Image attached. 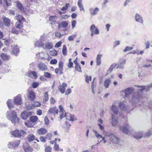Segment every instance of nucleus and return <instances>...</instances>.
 Returning a JSON list of instances; mask_svg holds the SVG:
<instances>
[{"instance_id":"obj_1","label":"nucleus","mask_w":152,"mask_h":152,"mask_svg":"<svg viewBox=\"0 0 152 152\" xmlns=\"http://www.w3.org/2000/svg\"><path fill=\"white\" fill-rule=\"evenodd\" d=\"M7 117L12 123H16L18 122L19 119L17 117L16 113L15 111H8L7 112Z\"/></svg>"},{"instance_id":"obj_2","label":"nucleus","mask_w":152,"mask_h":152,"mask_svg":"<svg viewBox=\"0 0 152 152\" xmlns=\"http://www.w3.org/2000/svg\"><path fill=\"white\" fill-rule=\"evenodd\" d=\"M132 100L140 106L142 105L144 103L142 95L140 93H134L133 95Z\"/></svg>"},{"instance_id":"obj_3","label":"nucleus","mask_w":152,"mask_h":152,"mask_svg":"<svg viewBox=\"0 0 152 152\" xmlns=\"http://www.w3.org/2000/svg\"><path fill=\"white\" fill-rule=\"evenodd\" d=\"M120 130L124 134H129L131 132V128L128 124H126L121 127Z\"/></svg>"},{"instance_id":"obj_4","label":"nucleus","mask_w":152,"mask_h":152,"mask_svg":"<svg viewBox=\"0 0 152 152\" xmlns=\"http://www.w3.org/2000/svg\"><path fill=\"white\" fill-rule=\"evenodd\" d=\"M12 134L16 137L21 136L23 137L26 135V133L23 130H18L16 129L13 131L12 133Z\"/></svg>"},{"instance_id":"obj_5","label":"nucleus","mask_w":152,"mask_h":152,"mask_svg":"<svg viewBox=\"0 0 152 152\" xmlns=\"http://www.w3.org/2000/svg\"><path fill=\"white\" fill-rule=\"evenodd\" d=\"M58 109L56 106L51 107L48 110V115L55 117L56 115L58 114Z\"/></svg>"},{"instance_id":"obj_6","label":"nucleus","mask_w":152,"mask_h":152,"mask_svg":"<svg viewBox=\"0 0 152 152\" xmlns=\"http://www.w3.org/2000/svg\"><path fill=\"white\" fill-rule=\"evenodd\" d=\"M106 136L109 137V138L110 140L114 143L117 144L119 141V138L113 134H107Z\"/></svg>"},{"instance_id":"obj_7","label":"nucleus","mask_w":152,"mask_h":152,"mask_svg":"<svg viewBox=\"0 0 152 152\" xmlns=\"http://www.w3.org/2000/svg\"><path fill=\"white\" fill-rule=\"evenodd\" d=\"M94 133L96 137L98 139V141L100 140V138H102V140L103 141V142L104 143H105L106 142L107 140L105 139V138H106L107 137H108L109 138V137H107L106 136L107 134H105V136L104 137H103L100 134H99L98 132L95 131L94 130Z\"/></svg>"},{"instance_id":"obj_8","label":"nucleus","mask_w":152,"mask_h":152,"mask_svg":"<svg viewBox=\"0 0 152 152\" xmlns=\"http://www.w3.org/2000/svg\"><path fill=\"white\" fill-rule=\"evenodd\" d=\"M63 62L60 61L58 63V68H56L55 70V72L58 74L59 72L60 74L62 75L63 74Z\"/></svg>"},{"instance_id":"obj_9","label":"nucleus","mask_w":152,"mask_h":152,"mask_svg":"<svg viewBox=\"0 0 152 152\" xmlns=\"http://www.w3.org/2000/svg\"><path fill=\"white\" fill-rule=\"evenodd\" d=\"M20 143L19 140H16L12 142H9L8 144V146L10 148H12L14 147L18 146Z\"/></svg>"},{"instance_id":"obj_10","label":"nucleus","mask_w":152,"mask_h":152,"mask_svg":"<svg viewBox=\"0 0 152 152\" xmlns=\"http://www.w3.org/2000/svg\"><path fill=\"white\" fill-rule=\"evenodd\" d=\"M126 62V60H121L119 63L117 64L118 66L116 67V69H124V65L125 64Z\"/></svg>"},{"instance_id":"obj_11","label":"nucleus","mask_w":152,"mask_h":152,"mask_svg":"<svg viewBox=\"0 0 152 152\" xmlns=\"http://www.w3.org/2000/svg\"><path fill=\"white\" fill-rule=\"evenodd\" d=\"M15 3L16 4L17 7L20 10V12L23 13L25 12L23 4L19 1H16Z\"/></svg>"},{"instance_id":"obj_12","label":"nucleus","mask_w":152,"mask_h":152,"mask_svg":"<svg viewBox=\"0 0 152 152\" xmlns=\"http://www.w3.org/2000/svg\"><path fill=\"white\" fill-rule=\"evenodd\" d=\"M135 19L136 21L141 24L143 23V20L142 17L138 13H137L135 14Z\"/></svg>"},{"instance_id":"obj_13","label":"nucleus","mask_w":152,"mask_h":152,"mask_svg":"<svg viewBox=\"0 0 152 152\" xmlns=\"http://www.w3.org/2000/svg\"><path fill=\"white\" fill-rule=\"evenodd\" d=\"M134 88L133 87L128 88L125 90V97L126 95L132 94L134 92Z\"/></svg>"},{"instance_id":"obj_14","label":"nucleus","mask_w":152,"mask_h":152,"mask_svg":"<svg viewBox=\"0 0 152 152\" xmlns=\"http://www.w3.org/2000/svg\"><path fill=\"white\" fill-rule=\"evenodd\" d=\"M66 83H63L61 85H60L58 86V88L62 94H63L65 91V88L67 86Z\"/></svg>"},{"instance_id":"obj_15","label":"nucleus","mask_w":152,"mask_h":152,"mask_svg":"<svg viewBox=\"0 0 152 152\" xmlns=\"http://www.w3.org/2000/svg\"><path fill=\"white\" fill-rule=\"evenodd\" d=\"M99 11V9L97 7L94 8L93 7L90 8L89 9L90 13L92 15H96Z\"/></svg>"},{"instance_id":"obj_16","label":"nucleus","mask_w":152,"mask_h":152,"mask_svg":"<svg viewBox=\"0 0 152 152\" xmlns=\"http://www.w3.org/2000/svg\"><path fill=\"white\" fill-rule=\"evenodd\" d=\"M135 86H136L137 87H140V92H142L143 91L145 90L147 91L149 89L152 87V83L150 85H148L147 86V87L146 86H140L139 85H136Z\"/></svg>"},{"instance_id":"obj_17","label":"nucleus","mask_w":152,"mask_h":152,"mask_svg":"<svg viewBox=\"0 0 152 152\" xmlns=\"http://www.w3.org/2000/svg\"><path fill=\"white\" fill-rule=\"evenodd\" d=\"M53 47V45L52 43L48 42L45 43V44H43V48L44 49H52Z\"/></svg>"},{"instance_id":"obj_18","label":"nucleus","mask_w":152,"mask_h":152,"mask_svg":"<svg viewBox=\"0 0 152 152\" xmlns=\"http://www.w3.org/2000/svg\"><path fill=\"white\" fill-rule=\"evenodd\" d=\"M17 45H14L12 46V53L16 55L19 53V50L18 48Z\"/></svg>"},{"instance_id":"obj_19","label":"nucleus","mask_w":152,"mask_h":152,"mask_svg":"<svg viewBox=\"0 0 152 152\" xmlns=\"http://www.w3.org/2000/svg\"><path fill=\"white\" fill-rule=\"evenodd\" d=\"M20 95H18L15 99L14 102L15 104L20 105L22 104V102L20 97Z\"/></svg>"},{"instance_id":"obj_20","label":"nucleus","mask_w":152,"mask_h":152,"mask_svg":"<svg viewBox=\"0 0 152 152\" xmlns=\"http://www.w3.org/2000/svg\"><path fill=\"white\" fill-rule=\"evenodd\" d=\"M3 23L6 26L9 27L10 26L11 21L9 19L6 17H4L3 18Z\"/></svg>"},{"instance_id":"obj_21","label":"nucleus","mask_w":152,"mask_h":152,"mask_svg":"<svg viewBox=\"0 0 152 152\" xmlns=\"http://www.w3.org/2000/svg\"><path fill=\"white\" fill-rule=\"evenodd\" d=\"M38 67L40 70L45 71L47 69V66L43 63H40L38 65Z\"/></svg>"},{"instance_id":"obj_22","label":"nucleus","mask_w":152,"mask_h":152,"mask_svg":"<svg viewBox=\"0 0 152 152\" xmlns=\"http://www.w3.org/2000/svg\"><path fill=\"white\" fill-rule=\"evenodd\" d=\"M142 136V132H136L134 134V137L137 140L141 139Z\"/></svg>"},{"instance_id":"obj_23","label":"nucleus","mask_w":152,"mask_h":152,"mask_svg":"<svg viewBox=\"0 0 152 152\" xmlns=\"http://www.w3.org/2000/svg\"><path fill=\"white\" fill-rule=\"evenodd\" d=\"M37 133L39 135H44L47 133V131L44 128H42L37 130Z\"/></svg>"},{"instance_id":"obj_24","label":"nucleus","mask_w":152,"mask_h":152,"mask_svg":"<svg viewBox=\"0 0 152 152\" xmlns=\"http://www.w3.org/2000/svg\"><path fill=\"white\" fill-rule=\"evenodd\" d=\"M111 111L115 115H118V108L117 106L113 104L111 107Z\"/></svg>"},{"instance_id":"obj_25","label":"nucleus","mask_w":152,"mask_h":152,"mask_svg":"<svg viewBox=\"0 0 152 152\" xmlns=\"http://www.w3.org/2000/svg\"><path fill=\"white\" fill-rule=\"evenodd\" d=\"M112 125L113 126H115L118 124V121L117 118L115 117L114 115L112 114Z\"/></svg>"},{"instance_id":"obj_26","label":"nucleus","mask_w":152,"mask_h":152,"mask_svg":"<svg viewBox=\"0 0 152 152\" xmlns=\"http://www.w3.org/2000/svg\"><path fill=\"white\" fill-rule=\"evenodd\" d=\"M28 76L32 78H34L36 79L37 77V75L36 72L33 71L29 73Z\"/></svg>"},{"instance_id":"obj_27","label":"nucleus","mask_w":152,"mask_h":152,"mask_svg":"<svg viewBox=\"0 0 152 152\" xmlns=\"http://www.w3.org/2000/svg\"><path fill=\"white\" fill-rule=\"evenodd\" d=\"M117 64L114 63L111 65L110 68L107 71V74H109L111 73L113 69L114 68L116 67V66H117Z\"/></svg>"},{"instance_id":"obj_28","label":"nucleus","mask_w":152,"mask_h":152,"mask_svg":"<svg viewBox=\"0 0 152 152\" xmlns=\"http://www.w3.org/2000/svg\"><path fill=\"white\" fill-rule=\"evenodd\" d=\"M29 96L31 101H33L36 97L35 93L33 91H30L28 92Z\"/></svg>"},{"instance_id":"obj_29","label":"nucleus","mask_w":152,"mask_h":152,"mask_svg":"<svg viewBox=\"0 0 152 152\" xmlns=\"http://www.w3.org/2000/svg\"><path fill=\"white\" fill-rule=\"evenodd\" d=\"M28 116V113L26 111H25L21 113V118L22 119L25 120L27 118Z\"/></svg>"},{"instance_id":"obj_30","label":"nucleus","mask_w":152,"mask_h":152,"mask_svg":"<svg viewBox=\"0 0 152 152\" xmlns=\"http://www.w3.org/2000/svg\"><path fill=\"white\" fill-rule=\"evenodd\" d=\"M34 45L36 47H42L43 48V43L40 41L37 40L35 41Z\"/></svg>"},{"instance_id":"obj_31","label":"nucleus","mask_w":152,"mask_h":152,"mask_svg":"<svg viewBox=\"0 0 152 152\" xmlns=\"http://www.w3.org/2000/svg\"><path fill=\"white\" fill-rule=\"evenodd\" d=\"M83 0H79L77 2V5L80 11H84L83 5L82 4Z\"/></svg>"},{"instance_id":"obj_32","label":"nucleus","mask_w":152,"mask_h":152,"mask_svg":"<svg viewBox=\"0 0 152 152\" xmlns=\"http://www.w3.org/2000/svg\"><path fill=\"white\" fill-rule=\"evenodd\" d=\"M111 80L109 78L106 80L104 82V85L106 88H108L110 85Z\"/></svg>"},{"instance_id":"obj_33","label":"nucleus","mask_w":152,"mask_h":152,"mask_svg":"<svg viewBox=\"0 0 152 152\" xmlns=\"http://www.w3.org/2000/svg\"><path fill=\"white\" fill-rule=\"evenodd\" d=\"M102 55L99 54L97 55L96 58V63L97 66L99 65L101 63V58Z\"/></svg>"},{"instance_id":"obj_34","label":"nucleus","mask_w":152,"mask_h":152,"mask_svg":"<svg viewBox=\"0 0 152 152\" xmlns=\"http://www.w3.org/2000/svg\"><path fill=\"white\" fill-rule=\"evenodd\" d=\"M35 137L33 134H29L28 135L27 139L28 141L31 142L34 140Z\"/></svg>"},{"instance_id":"obj_35","label":"nucleus","mask_w":152,"mask_h":152,"mask_svg":"<svg viewBox=\"0 0 152 152\" xmlns=\"http://www.w3.org/2000/svg\"><path fill=\"white\" fill-rule=\"evenodd\" d=\"M57 18L56 16H51L49 18V21L53 23H55Z\"/></svg>"},{"instance_id":"obj_36","label":"nucleus","mask_w":152,"mask_h":152,"mask_svg":"<svg viewBox=\"0 0 152 152\" xmlns=\"http://www.w3.org/2000/svg\"><path fill=\"white\" fill-rule=\"evenodd\" d=\"M15 19L18 20L17 21L22 22L24 18L22 16L18 14L15 17Z\"/></svg>"},{"instance_id":"obj_37","label":"nucleus","mask_w":152,"mask_h":152,"mask_svg":"<svg viewBox=\"0 0 152 152\" xmlns=\"http://www.w3.org/2000/svg\"><path fill=\"white\" fill-rule=\"evenodd\" d=\"M22 22L17 21L15 24V27L18 28H20L23 26Z\"/></svg>"},{"instance_id":"obj_38","label":"nucleus","mask_w":152,"mask_h":152,"mask_svg":"<svg viewBox=\"0 0 152 152\" xmlns=\"http://www.w3.org/2000/svg\"><path fill=\"white\" fill-rule=\"evenodd\" d=\"M68 23L67 21H63L60 23V27L61 28H65L68 26Z\"/></svg>"},{"instance_id":"obj_39","label":"nucleus","mask_w":152,"mask_h":152,"mask_svg":"<svg viewBox=\"0 0 152 152\" xmlns=\"http://www.w3.org/2000/svg\"><path fill=\"white\" fill-rule=\"evenodd\" d=\"M30 119L31 122L34 123L37 121L38 118L36 116H33L31 117Z\"/></svg>"},{"instance_id":"obj_40","label":"nucleus","mask_w":152,"mask_h":152,"mask_svg":"<svg viewBox=\"0 0 152 152\" xmlns=\"http://www.w3.org/2000/svg\"><path fill=\"white\" fill-rule=\"evenodd\" d=\"M32 105L34 107H38L40 105V104L38 101H34L32 104Z\"/></svg>"},{"instance_id":"obj_41","label":"nucleus","mask_w":152,"mask_h":152,"mask_svg":"<svg viewBox=\"0 0 152 152\" xmlns=\"http://www.w3.org/2000/svg\"><path fill=\"white\" fill-rule=\"evenodd\" d=\"M4 2L5 4L7 6H10L12 4L11 0H4Z\"/></svg>"},{"instance_id":"obj_42","label":"nucleus","mask_w":152,"mask_h":152,"mask_svg":"<svg viewBox=\"0 0 152 152\" xmlns=\"http://www.w3.org/2000/svg\"><path fill=\"white\" fill-rule=\"evenodd\" d=\"M1 58L4 60H7L8 59V57L5 53H2L0 56Z\"/></svg>"},{"instance_id":"obj_43","label":"nucleus","mask_w":152,"mask_h":152,"mask_svg":"<svg viewBox=\"0 0 152 152\" xmlns=\"http://www.w3.org/2000/svg\"><path fill=\"white\" fill-rule=\"evenodd\" d=\"M95 26L93 24L90 27V31H91V35L92 36H93L94 34H95L94 32V29L95 28Z\"/></svg>"},{"instance_id":"obj_44","label":"nucleus","mask_w":152,"mask_h":152,"mask_svg":"<svg viewBox=\"0 0 152 152\" xmlns=\"http://www.w3.org/2000/svg\"><path fill=\"white\" fill-rule=\"evenodd\" d=\"M64 116H65V117H66V119L67 120H69V121H73L75 120H76V119L75 118H74V115H72V117H71L70 119H68V116H66V114H65Z\"/></svg>"},{"instance_id":"obj_45","label":"nucleus","mask_w":152,"mask_h":152,"mask_svg":"<svg viewBox=\"0 0 152 152\" xmlns=\"http://www.w3.org/2000/svg\"><path fill=\"white\" fill-rule=\"evenodd\" d=\"M85 81L87 83H89V80L91 81V76H89L88 75H86L85 76Z\"/></svg>"},{"instance_id":"obj_46","label":"nucleus","mask_w":152,"mask_h":152,"mask_svg":"<svg viewBox=\"0 0 152 152\" xmlns=\"http://www.w3.org/2000/svg\"><path fill=\"white\" fill-rule=\"evenodd\" d=\"M11 100L9 99L7 102V104L9 109H10L14 107V106L11 104Z\"/></svg>"},{"instance_id":"obj_47","label":"nucleus","mask_w":152,"mask_h":152,"mask_svg":"<svg viewBox=\"0 0 152 152\" xmlns=\"http://www.w3.org/2000/svg\"><path fill=\"white\" fill-rule=\"evenodd\" d=\"M133 49V47H130L129 46H126L125 49L123 51L124 52H126L128 51H130Z\"/></svg>"},{"instance_id":"obj_48","label":"nucleus","mask_w":152,"mask_h":152,"mask_svg":"<svg viewBox=\"0 0 152 152\" xmlns=\"http://www.w3.org/2000/svg\"><path fill=\"white\" fill-rule=\"evenodd\" d=\"M75 69L77 71L80 72H82V71L81 69V67L79 64L77 65H75Z\"/></svg>"},{"instance_id":"obj_49","label":"nucleus","mask_w":152,"mask_h":152,"mask_svg":"<svg viewBox=\"0 0 152 152\" xmlns=\"http://www.w3.org/2000/svg\"><path fill=\"white\" fill-rule=\"evenodd\" d=\"M62 52L64 56L66 55V47L65 45H64L62 49Z\"/></svg>"},{"instance_id":"obj_50","label":"nucleus","mask_w":152,"mask_h":152,"mask_svg":"<svg viewBox=\"0 0 152 152\" xmlns=\"http://www.w3.org/2000/svg\"><path fill=\"white\" fill-rule=\"evenodd\" d=\"M48 93V92H45L44 94V100H45V102H47L49 99V95Z\"/></svg>"},{"instance_id":"obj_51","label":"nucleus","mask_w":152,"mask_h":152,"mask_svg":"<svg viewBox=\"0 0 152 152\" xmlns=\"http://www.w3.org/2000/svg\"><path fill=\"white\" fill-rule=\"evenodd\" d=\"M44 75L45 77L50 78H51V74L48 72H44Z\"/></svg>"},{"instance_id":"obj_52","label":"nucleus","mask_w":152,"mask_h":152,"mask_svg":"<svg viewBox=\"0 0 152 152\" xmlns=\"http://www.w3.org/2000/svg\"><path fill=\"white\" fill-rule=\"evenodd\" d=\"M70 6V4L69 3H66V4L65 6L63 7L61 9V10L62 11H65Z\"/></svg>"},{"instance_id":"obj_53","label":"nucleus","mask_w":152,"mask_h":152,"mask_svg":"<svg viewBox=\"0 0 152 152\" xmlns=\"http://www.w3.org/2000/svg\"><path fill=\"white\" fill-rule=\"evenodd\" d=\"M119 107L122 110H125V105L121 102H120L119 104Z\"/></svg>"},{"instance_id":"obj_54","label":"nucleus","mask_w":152,"mask_h":152,"mask_svg":"<svg viewBox=\"0 0 152 152\" xmlns=\"http://www.w3.org/2000/svg\"><path fill=\"white\" fill-rule=\"evenodd\" d=\"M11 31L12 33L16 34H18L19 32L18 31L14 28H12Z\"/></svg>"},{"instance_id":"obj_55","label":"nucleus","mask_w":152,"mask_h":152,"mask_svg":"<svg viewBox=\"0 0 152 152\" xmlns=\"http://www.w3.org/2000/svg\"><path fill=\"white\" fill-rule=\"evenodd\" d=\"M32 86L34 88H36L39 85V83L38 82H34L32 84Z\"/></svg>"},{"instance_id":"obj_56","label":"nucleus","mask_w":152,"mask_h":152,"mask_svg":"<svg viewBox=\"0 0 152 152\" xmlns=\"http://www.w3.org/2000/svg\"><path fill=\"white\" fill-rule=\"evenodd\" d=\"M50 53L52 56H55L57 54V53L56 50H51Z\"/></svg>"},{"instance_id":"obj_57","label":"nucleus","mask_w":152,"mask_h":152,"mask_svg":"<svg viewBox=\"0 0 152 152\" xmlns=\"http://www.w3.org/2000/svg\"><path fill=\"white\" fill-rule=\"evenodd\" d=\"M52 148L49 146H47L45 149V152H51Z\"/></svg>"},{"instance_id":"obj_58","label":"nucleus","mask_w":152,"mask_h":152,"mask_svg":"<svg viewBox=\"0 0 152 152\" xmlns=\"http://www.w3.org/2000/svg\"><path fill=\"white\" fill-rule=\"evenodd\" d=\"M63 35L64 34H61L59 32H56L55 34V36L56 37H60Z\"/></svg>"},{"instance_id":"obj_59","label":"nucleus","mask_w":152,"mask_h":152,"mask_svg":"<svg viewBox=\"0 0 152 152\" xmlns=\"http://www.w3.org/2000/svg\"><path fill=\"white\" fill-rule=\"evenodd\" d=\"M152 133V131H149L145 134L144 137H148L151 135Z\"/></svg>"},{"instance_id":"obj_60","label":"nucleus","mask_w":152,"mask_h":152,"mask_svg":"<svg viewBox=\"0 0 152 152\" xmlns=\"http://www.w3.org/2000/svg\"><path fill=\"white\" fill-rule=\"evenodd\" d=\"M60 117H59V118H60V119H62L64 117V115L65 114H66V113H65V112H60ZM64 116H65L64 115Z\"/></svg>"},{"instance_id":"obj_61","label":"nucleus","mask_w":152,"mask_h":152,"mask_svg":"<svg viewBox=\"0 0 152 152\" xmlns=\"http://www.w3.org/2000/svg\"><path fill=\"white\" fill-rule=\"evenodd\" d=\"M50 103L51 104H54L56 102L55 99L53 97H51L50 99Z\"/></svg>"},{"instance_id":"obj_62","label":"nucleus","mask_w":152,"mask_h":152,"mask_svg":"<svg viewBox=\"0 0 152 152\" xmlns=\"http://www.w3.org/2000/svg\"><path fill=\"white\" fill-rule=\"evenodd\" d=\"M50 63L51 64H56L57 63V60L55 59H52L50 61Z\"/></svg>"},{"instance_id":"obj_63","label":"nucleus","mask_w":152,"mask_h":152,"mask_svg":"<svg viewBox=\"0 0 152 152\" xmlns=\"http://www.w3.org/2000/svg\"><path fill=\"white\" fill-rule=\"evenodd\" d=\"M61 43H62L61 41L58 42L55 45V47L59 48L61 46Z\"/></svg>"},{"instance_id":"obj_64","label":"nucleus","mask_w":152,"mask_h":152,"mask_svg":"<svg viewBox=\"0 0 152 152\" xmlns=\"http://www.w3.org/2000/svg\"><path fill=\"white\" fill-rule=\"evenodd\" d=\"M52 135L50 134H48L45 137L46 139L50 140L51 139Z\"/></svg>"}]
</instances>
